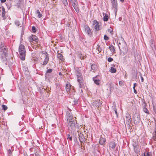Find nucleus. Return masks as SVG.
<instances>
[{
    "mask_svg": "<svg viewBox=\"0 0 156 156\" xmlns=\"http://www.w3.org/2000/svg\"><path fill=\"white\" fill-rule=\"evenodd\" d=\"M2 107L3 109L5 111L7 109V107L5 105H3Z\"/></svg>",
    "mask_w": 156,
    "mask_h": 156,
    "instance_id": "obj_30",
    "label": "nucleus"
},
{
    "mask_svg": "<svg viewBox=\"0 0 156 156\" xmlns=\"http://www.w3.org/2000/svg\"><path fill=\"white\" fill-rule=\"evenodd\" d=\"M32 37H33V40L36 43H37L38 41V39L37 37L36 36L32 35Z\"/></svg>",
    "mask_w": 156,
    "mask_h": 156,
    "instance_id": "obj_22",
    "label": "nucleus"
},
{
    "mask_svg": "<svg viewBox=\"0 0 156 156\" xmlns=\"http://www.w3.org/2000/svg\"><path fill=\"white\" fill-rule=\"evenodd\" d=\"M145 156H152V154L150 152H147L146 154H144Z\"/></svg>",
    "mask_w": 156,
    "mask_h": 156,
    "instance_id": "obj_31",
    "label": "nucleus"
},
{
    "mask_svg": "<svg viewBox=\"0 0 156 156\" xmlns=\"http://www.w3.org/2000/svg\"><path fill=\"white\" fill-rule=\"evenodd\" d=\"M92 105L94 108H96L98 107L99 106L101 105L102 103L100 101V100L94 101L92 104Z\"/></svg>",
    "mask_w": 156,
    "mask_h": 156,
    "instance_id": "obj_7",
    "label": "nucleus"
},
{
    "mask_svg": "<svg viewBox=\"0 0 156 156\" xmlns=\"http://www.w3.org/2000/svg\"><path fill=\"white\" fill-rule=\"evenodd\" d=\"M116 69L112 67H111L110 69L109 70V71L112 73H115L116 72Z\"/></svg>",
    "mask_w": 156,
    "mask_h": 156,
    "instance_id": "obj_20",
    "label": "nucleus"
},
{
    "mask_svg": "<svg viewBox=\"0 0 156 156\" xmlns=\"http://www.w3.org/2000/svg\"><path fill=\"white\" fill-rule=\"evenodd\" d=\"M19 52L21 59L24 60L25 59L26 51L25 46L23 44H20L19 48Z\"/></svg>",
    "mask_w": 156,
    "mask_h": 156,
    "instance_id": "obj_3",
    "label": "nucleus"
},
{
    "mask_svg": "<svg viewBox=\"0 0 156 156\" xmlns=\"http://www.w3.org/2000/svg\"><path fill=\"white\" fill-rule=\"evenodd\" d=\"M77 78L83 77L81 73L79 71H77L76 73Z\"/></svg>",
    "mask_w": 156,
    "mask_h": 156,
    "instance_id": "obj_23",
    "label": "nucleus"
},
{
    "mask_svg": "<svg viewBox=\"0 0 156 156\" xmlns=\"http://www.w3.org/2000/svg\"><path fill=\"white\" fill-rule=\"evenodd\" d=\"M137 85V84L136 83H134L133 84V87H134V88H135V87Z\"/></svg>",
    "mask_w": 156,
    "mask_h": 156,
    "instance_id": "obj_41",
    "label": "nucleus"
},
{
    "mask_svg": "<svg viewBox=\"0 0 156 156\" xmlns=\"http://www.w3.org/2000/svg\"><path fill=\"white\" fill-rule=\"evenodd\" d=\"M119 47L120 50V54L124 55L126 54L128 50V48L124 38L121 37L118 41Z\"/></svg>",
    "mask_w": 156,
    "mask_h": 156,
    "instance_id": "obj_1",
    "label": "nucleus"
},
{
    "mask_svg": "<svg viewBox=\"0 0 156 156\" xmlns=\"http://www.w3.org/2000/svg\"><path fill=\"white\" fill-rule=\"evenodd\" d=\"M29 40L30 43H32V42L34 41L33 40V37H32V36H30L29 37Z\"/></svg>",
    "mask_w": 156,
    "mask_h": 156,
    "instance_id": "obj_27",
    "label": "nucleus"
},
{
    "mask_svg": "<svg viewBox=\"0 0 156 156\" xmlns=\"http://www.w3.org/2000/svg\"><path fill=\"white\" fill-rule=\"evenodd\" d=\"M65 0V2H66V3H67V1H66V0Z\"/></svg>",
    "mask_w": 156,
    "mask_h": 156,
    "instance_id": "obj_45",
    "label": "nucleus"
},
{
    "mask_svg": "<svg viewBox=\"0 0 156 156\" xmlns=\"http://www.w3.org/2000/svg\"><path fill=\"white\" fill-rule=\"evenodd\" d=\"M6 0H1V2L2 3H4L6 2Z\"/></svg>",
    "mask_w": 156,
    "mask_h": 156,
    "instance_id": "obj_40",
    "label": "nucleus"
},
{
    "mask_svg": "<svg viewBox=\"0 0 156 156\" xmlns=\"http://www.w3.org/2000/svg\"><path fill=\"white\" fill-rule=\"evenodd\" d=\"M12 151L10 149H9L8 151V154L9 156H13L12 155Z\"/></svg>",
    "mask_w": 156,
    "mask_h": 156,
    "instance_id": "obj_28",
    "label": "nucleus"
},
{
    "mask_svg": "<svg viewBox=\"0 0 156 156\" xmlns=\"http://www.w3.org/2000/svg\"><path fill=\"white\" fill-rule=\"evenodd\" d=\"M96 52L97 53V54H98L99 53H100L101 51H102V49L101 47L100 46L98 45V47L96 48Z\"/></svg>",
    "mask_w": 156,
    "mask_h": 156,
    "instance_id": "obj_17",
    "label": "nucleus"
},
{
    "mask_svg": "<svg viewBox=\"0 0 156 156\" xmlns=\"http://www.w3.org/2000/svg\"><path fill=\"white\" fill-rule=\"evenodd\" d=\"M58 58L61 60H63V56L60 53H58L57 55Z\"/></svg>",
    "mask_w": 156,
    "mask_h": 156,
    "instance_id": "obj_21",
    "label": "nucleus"
},
{
    "mask_svg": "<svg viewBox=\"0 0 156 156\" xmlns=\"http://www.w3.org/2000/svg\"><path fill=\"white\" fill-rule=\"evenodd\" d=\"M93 80L94 83L98 85L100 84V80H96L94 79V78H93Z\"/></svg>",
    "mask_w": 156,
    "mask_h": 156,
    "instance_id": "obj_24",
    "label": "nucleus"
},
{
    "mask_svg": "<svg viewBox=\"0 0 156 156\" xmlns=\"http://www.w3.org/2000/svg\"><path fill=\"white\" fill-rule=\"evenodd\" d=\"M36 13L38 14V17L40 18L42 16V14L40 13L39 10L37 9L36 11Z\"/></svg>",
    "mask_w": 156,
    "mask_h": 156,
    "instance_id": "obj_25",
    "label": "nucleus"
},
{
    "mask_svg": "<svg viewBox=\"0 0 156 156\" xmlns=\"http://www.w3.org/2000/svg\"><path fill=\"white\" fill-rule=\"evenodd\" d=\"M77 81L79 82V87L80 88L83 87L84 85L83 80V77L77 78Z\"/></svg>",
    "mask_w": 156,
    "mask_h": 156,
    "instance_id": "obj_9",
    "label": "nucleus"
},
{
    "mask_svg": "<svg viewBox=\"0 0 156 156\" xmlns=\"http://www.w3.org/2000/svg\"><path fill=\"white\" fill-rule=\"evenodd\" d=\"M119 83L120 86H122L123 85V82L122 81H120L119 82Z\"/></svg>",
    "mask_w": 156,
    "mask_h": 156,
    "instance_id": "obj_36",
    "label": "nucleus"
},
{
    "mask_svg": "<svg viewBox=\"0 0 156 156\" xmlns=\"http://www.w3.org/2000/svg\"><path fill=\"white\" fill-rule=\"evenodd\" d=\"M52 69H48L47 71V73H51L52 72Z\"/></svg>",
    "mask_w": 156,
    "mask_h": 156,
    "instance_id": "obj_37",
    "label": "nucleus"
},
{
    "mask_svg": "<svg viewBox=\"0 0 156 156\" xmlns=\"http://www.w3.org/2000/svg\"><path fill=\"white\" fill-rule=\"evenodd\" d=\"M143 105L144 107L143 108V111L145 113L149 114V112L148 110L147 109V108H146V106H147V104L146 102H144V103Z\"/></svg>",
    "mask_w": 156,
    "mask_h": 156,
    "instance_id": "obj_13",
    "label": "nucleus"
},
{
    "mask_svg": "<svg viewBox=\"0 0 156 156\" xmlns=\"http://www.w3.org/2000/svg\"><path fill=\"white\" fill-rule=\"evenodd\" d=\"M78 136L79 139L81 142H84L85 140V137H84L83 134L80 133L79 134Z\"/></svg>",
    "mask_w": 156,
    "mask_h": 156,
    "instance_id": "obj_10",
    "label": "nucleus"
},
{
    "mask_svg": "<svg viewBox=\"0 0 156 156\" xmlns=\"http://www.w3.org/2000/svg\"><path fill=\"white\" fill-rule=\"evenodd\" d=\"M93 25L96 30H99L101 29L100 26L96 20H94L93 21Z\"/></svg>",
    "mask_w": 156,
    "mask_h": 156,
    "instance_id": "obj_6",
    "label": "nucleus"
},
{
    "mask_svg": "<svg viewBox=\"0 0 156 156\" xmlns=\"http://www.w3.org/2000/svg\"><path fill=\"white\" fill-rule=\"evenodd\" d=\"M140 78H141V82H144V79L143 78V77H142L141 74L140 75Z\"/></svg>",
    "mask_w": 156,
    "mask_h": 156,
    "instance_id": "obj_38",
    "label": "nucleus"
},
{
    "mask_svg": "<svg viewBox=\"0 0 156 156\" xmlns=\"http://www.w3.org/2000/svg\"><path fill=\"white\" fill-rule=\"evenodd\" d=\"M115 112L116 114L117 113V111H115Z\"/></svg>",
    "mask_w": 156,
    "mask_h": 156,
    "instance_id": "obj_46",
    "label": "nucleus"
},
{
    "mask_svg": "<svg viewBox=\"0 0 156 156\" xmlns=\"http://www.w3.org/2000/svg\"><path fill=\"white\" fill-rule=\"evenodd\" d=\"M133 88L134 90V93L136 94H137V91L135 90V88H134V87H133Z\"/></svg>",
    "mask_w": 156,
    "mask_h": 156,
    "instance_id": "obj_39",
    "label": "nucleus"
},
{
    "mask_svg": "<svg viewBox=\"0 0 156 156\" xmlns=\"http://www.w3.org/2000/svg\"><path fill=\"white\" fill-rule=\"evenodd\" d=\"M41 58V59H44V61L41 64L44 66L46 65L49 61V56L48 54L46 51H41L40 54Z\"/></svg>",
    "mask_w": 156,
    "mask_h": 156,
    "instance_id": "obj_4",
    "label": "nucleus"
},
{
    "mask_svg": "<svg viewBox=\"0 0 156 156\" xmlns=\"http://www.w3.org/2000/svg\"><path fill=\"white\" fill-rule=\"evenodd\" d=\"M67 136H68V137L67 138V139H69L70 140H72V138L71 136H70V135L69 134H68L67 135Z\"/></svg>",
    "mask_w": 156,
    "mask_h": 156,
    "instance_id": "obj_33",
    "label": "nucleus"
},
{
    "mask_svg": "<svg viewBox=\"0 0 156 156\" xmlns=\"http://www.w3.org/2000/svg\"><path fill=\"white\" fill-rule=\"evenodd\" d=\"M109 48L110 51L112 53L114 54L115 53V47L112 44L110 45V46H109Z\"/></svg>",
    "mask_w": 156,
    "mask_h": 156,
    "instance_id": "obj_14",
    "label": "nucleus"
},
{
    "mask_svg": "<svg viewBox=\"0 0 156 156\" xmlns=\"http://www.w3.org/2000/svg\"><path fill=\"white\" fill-rule=\"evenodd\" d=\"M108 32L110 33L111 35H112V34H113V33H112L113 29H112L111 28L110 29H108Z\"/></svg>",
    "mask_w": 156,
    "mask_h": 156,
    "instance_id": "obj_29",
    "label": "nucleus"
},
{
    "mask_svg": "<svg viewBox=\"0 0 156 156\" xmlns=\"http://www.w3.org/2000/svg\"><path fill=\"white\" fill-rule=\"evenodd\" d=\"M108 19V15L105 14L104 16L103 20L104 21H107Z\"/></svg>",
    "mask_w": 156,
    "mask_h": 156,
    "instance_id": "obj_26",
    "label": "nucleus"
},
{
    "mask_svg": "<svg viewBox=\"0 0 156 156\" xmlns=\"http://www.w3.org/2000/svg\"><path fill=\"white\" fill-rule=\"evenodd\" d=\"M113 59L112 58L109 57L108 58V61L109 62H111L113 60Z\"/></svg>",
    "mask_w": 156,
    "mask_h": 156,
    "instance_id": "obj_35",
    "label": "nucleus"
},
{
    "mask_svg": "<svg viewBox=\"0 0 156 156\" xmlns=\"http://www.w3.org/2000/svg\"><path fill=\"white\" fill-rule=\"evenodd\" d=\"M32 29L33 32L35 33L36 32V28L34 26L32 27Z\"/></svg>",
    "mask_w": 156,
    "mask_h": 156,
    "instance_id": "obj_32",
    "label": "nucleus"
},
{
    "mask_svg": "<svg viewBox=\"0 0 156 156\" xmlns=\"http://www.w3.org/2000/svg\"><path fill=\"white\" fill-rule=\"evenodd\" d=\"M106 142V139L103 138L101 137L99 140V144L101 145H103Z\"/></svg>",
    "mask_w": 156,
    "mask_h": 156,
    "instance_id": "obj_16",
    "label": "nucleus"
},
{
    "mask_svg": "<svg viewBox=\"0 0 156 156\" xmlns=\"http://www.w3.org/2000/svg\"><path fill=\"white\" fill-rule=\"evenodd\" d=\"M126 123L128 125H129L132 122L131 116L128 113L126 114Z\"/></svg>",
    "mask_w": 156,
    "mask_h": 156,
    "instance_id": "obj_8",
    "label": "nucleus"
},
{
    "mask_svg": "<svg viewBox=\"0 0 156 156\" xmlns=\"http://www.w3.org/2000/svg\"><path fill=\"white\" fill-rule=\"evenodd\" d=\"M153 40L151 39V43L152 44L153 42Z\"/></svg>",
    "mask_w": 156,
    "mask_h": 156,
    "instance_id": "obj_42",
    "label": "nucleus"
},
{
    "mask_svg": "<svg viewBox=\"0 0 156 156\" xmlns=\"http://www.w3.org/2000/svg\"><path fill=\"white\" fill-rule=\"evenodd\" d=\"M68 121V128L69 130L71 131H73L76 130V129H78L79 127V125L77 124L76 121L75 122L74 120L73 117L70 115L68 116L67 118Z\"/></svg>",
    "mask_w": 156,
    "mask_h": 156,
    "instance_id": "obj_2",
    "label": "nucleus"
},
{
    "mask_svg": "<svg viewBox=\"0 0 156 156\" xmlns=\"http://www.w3.org/2000/svg\"><path fill=\"white\" fill-rule=\"evenodd\" d=\"M112 8L115 9L116 12L117 10L118 3L117 0H110Z\"/></svg>",
    "mask_w": 156,
    "mask_h": 156,
    "instance_id": "obj_5",
    "label": "nucleus"
},
{
    "mask_svg": "<svg viewBox=\"0 0 156 156\" xmlns=\"http://www.w3.org/2000/svg\"><path fill=\"white\" fill-rule=\"evenodd\" d=\"M91 69L93 70L94 71L97 68V66L96 65L94 64H92L91 66Z\"/></svg>",
    "mask_w": 156,
    "mask_h": 156,
    "instance_id": "obj_19",
    "label": "nucleus"
},
{
    "mask_svg": "<svg viewBox=\"0 0 156 156\" xmlns=\"http://www.w3.org/2000/svg\"><path fill=\"white\" fill-rule=\"evenodd\" d=\"M85 31L89 35H90L91 34V32L90 28L88 26H85Z\"/></svg>",
    "mask_w": 156,
    "mask_h": 156,
    "instance_id": "obj_11",
    "label": "nucleus"
},
{
    "mask_svg": "<svg viewBox=\"0 0 156 156\" xmlns=\"http://www.w3.org/2000/svg\"><path fill=\"white\" fill-rule=\"evenodd\" d=\"M62 75V73H61V72H60V73H59V75Z\"/></svg>",
    "mask_w": 156,
    "mask_h": 156,
    "instance_id": "obj_44",
    "label": "nucleus"
},
{
    "mask_svg": "<svg viewBox=\"0 0 156 156\" xmlns=\"http://www.w3.org/2000/svg\"><path fill=\"white\" fill-rule=\"evenodd\" d=\"M104 39L105 40H108L109 39V37L106 35H104Z\"/></svg>",
    "mask_w": 156,
    "mask_h": 156,
    "instance_id": "obj_34",
    "label": "nucleus"
},
{
    "mask_svg": "<svg viewBox=\"0 0 156 156\" xmlns=\"http://www.w3.org/2000/svg\"><path fill=\"white\" fill-rule=\"evenodd\" d=\"M109 147L112 149H114L116 146L115 142L113 141L110 142L109 144Z\"/></svg>",
    "mask_w": 156,
    "mask_h": 156,
    "instance_id": "obj_12",
    "label": "nucleus"
},
{
    "mask_svg": "<svg viewBox=\"0 0 156 156\" xmlns=\"http://www.w3.org/2000/svg\"><path fill=\"white\" fill-rule=\"evenodd\" d=\"M71 85L69 83H68L66 84V90L67 92H69L71 89Z\"/></svg>",
    "mask_w": 156,
    "mask_h": 156,
    "instance_id": "obj_15",
    "label": "nucleus"
},
{
    "mask_svg": "<svg viewBox=\"0 0 156 156\" xmlns=\"http://www.w3.org/2000/svg\"><path fill=\"white\" fill-rule=\"evenodd\" d=\"M2 16L4 18H5V8L4 7H2Z\"/></svg>",
    "mask_w": 156,
    "mask_h": 156,
    "instance_id": "obj_18",
    "label": "nucleus"
},
{
    "mask_svg": "<svg viewBox=\"0 0 156 156\" xmlns=\"http://www.w3.org/2000/svg\"><path fill=\"white\" fill-rule=\"evenodd\" d=\"M120 0L122 2H123L124 1V0Z\"/></svg>",
    "mask_w": 156,
    "mask_h": 156,
    "instance_id": "obj_43",
    "label": "nucleus"
}]
</instances>
